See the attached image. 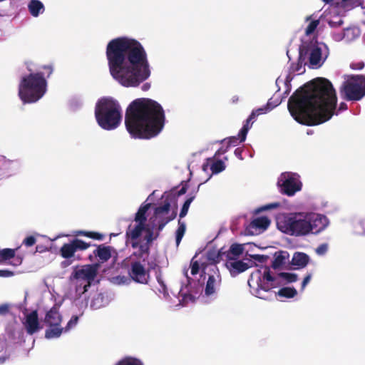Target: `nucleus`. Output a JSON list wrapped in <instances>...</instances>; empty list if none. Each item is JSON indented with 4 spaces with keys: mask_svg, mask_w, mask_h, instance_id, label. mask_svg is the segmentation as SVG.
<instances>
[{
    "mask_svg": "<svg viewBox=\"0 0 365 365\" xmlns=\"http://www.w3.org/2000/svg\"><path fill=\"white\" fill-rule=\"evenodd\" d=\"M151 207V203H143L138 208L137 212L135 215L134 221L137 223L135 226L130 225L126 230L129 232L131 237L134 239L140 237L145 228L147 221V212Z\"/></svg>",
    "mask_w": 365,
    "mask_h": 365,
    "instance_id": "nucleus-14",
    "label": "nucleus"
},
{
    "mask_svg": "<svg viewBox=\"0 0 365 365\" xmlns=\"http://www.w3.org/2000/svg\"><path fill=\"white\" fill-rule=\"evenodd\" d=\"M165 120L163 107L150 98L134 100L125 111V127L134 138L150 139L155 137L163 130Z\"/></svg>",
    "mask_w": 365,
    "mask_h": 365,
    "instance_id": "nucleus-3",
    "label": "nucleus"
},
{
    "mask_svg": "<svg viewBox=\"0 0 365 365\" xmlns=\"http://www.w3.org/2000/svg\"><path fill=\"white\" fill-rule=\"evenodd\" d=\"M4 361H5V358L1 359V357H0V363H3Z\"/></svg>",
    "mask_w": 365,
    "mask_h": 365,
    "instance_id": "nucleus-63",
    "label": "nucleus"
},
{
    "mask_svg": "<svg viewBox=\"0 0 365 365\" xmlns=\"http://www.w3.org/2000/svg\"><path fill=\"white\" fill-rule=\"evenodd\" d=\"M195 196L193 195V196H190L184 202V204L182 205V207L181 208V210H180V219L186 216V215L187 214V212H188V210H189V207H190V205L191 204V202L193 201V200L195 199Z\"/></svg>",
    "mask_w": 365,
    "mask_h": 365,
    "instance_id": "nucleus-37",
    "label": "nucleus"
},
{
    "mask_svg": "<svg viewBox=\"0 0 365 365\" xmlns=\"http://www.w3.org/2000/svg\"><path fill=\"white\" fill-rule=\"evenodd\" d=\"M99 264H92L83 266L81 269L76 267L70 276V279H85L87 280V284L83 287V292L87 291V288L91 285V281H93L98 274Z\"/></svg>",
    "mask_w": 365,
    "mask_h": 365,
    "instance_id": "nucleus-15",
    "label": "nucleus"
},
{
    "mask_svg": "<svg viewBox=\"0 0 365 365\" xmlns=\"http://www.w3.org/2000/svg\"><path fill=\"white\" fill-rule=\"evenodd\" d=\"M174 196L170 193L163 195V205L154 209L153 215L150 218V224L156 226L158 231L163 230L164 227L177 216V209L170 212L171 202Z\"/></svg>",
    "mask_w": 365,
    "mask_h": 365,
    "instance_id": "nucleus-10",
    "label": "nucleus"
},
{
    "mask_svg": "<svg viewBox=\"0 0 365 365\" xmlns=\"http://www.w3.org/2000/svg\"><path fill=\"white\" fill-rule=\"evenodd\" d=\"M279 207V203H272V204L265 205L264 207H262V210H267L272 209V208H275V207Z\"/></svg>",
    "mask_w": 365,
    "mask_h": 365,
    "instance_id": "nucleus-51",
    "label": "nucleus"
},
{
    "mask_svg": "<svg viewBox=\"0 0 365 365\" xmlns=\"http://www.w3.org/2000/svg\"><path fill=\"white\" fill-rule=\"evenodd\" d=\"M364 63L360 62L356 63V65H351V67L353 69H362L364 68Z\"/></svg>",
    "mask_w": 365,
    "mask_h": 365,
    "instance_id": "nucleus-52",
    "label": "nucleus"
},
{
    "mask_svg": "<svg viewBox=\"0 0 365 365\" xmlns=\"http://www.w3.org/2000/svg\"><path fill=\"white\" fill-rule=\"evenodd\" d=\"M278 274L272 276L270 273V269L268 267H265L264 273L262 277H259L257 281V289H256V296L260 299H267L268 297L264 294L269 292L273 288L280 287L283 283L280 281Z\"/></svg>",
    "mask_w": 365,
    "mask_h": 365,
    "instance_id": "nucleus-12",
    "label": "nucleus"
},
{
    "mask_svg": "<svg viewBox=\"0 0 365 365\" xmlns=\"http://www.w3.org/2000/svg\"><path fill=\"white\" fill-rule=\"evenodd\" d=\"M50 328L46 329L45 331V337L46 339H53L57 338L61 336L63 332V329L61 327V326H52L49 327Z\"/></svg>",
    "mask_w": 365,
    "mask_h": 365,
    "instance_id": "nucleus-30",
    "label": "nucleus"
},
{
    "mask_svg": "<svg viewBox=\"0 0 365 365\" xmlns=\"http://www.w3.org/2000/svg\"><path fill=\"white\" fill-rule=\"evenodd\" d=\"M278 184L281 187V192L288 196L294 195L297 192L301 190L302 187L299 175L291 172L282 173Z\"/></svg>",
    "mask_w": 365,
    "mask_h": 365,
    "instance_id": "nucleus-13",
    "label": "nucleus"
},
{
    "mask_svg": "<svg viewBox=\"0 0 365 365\" xmlns=\"http://www.w3.org/2000/svg\"><path fill=\"white\" fill-rule=\"evenodd\" d=\"M252 258L259 262H264L268 259V256L262 255H252Z\"/></svg>",
    "mask_w": 365,
    "mask_h": 365,
    "instance_id": "nucleus-49",
    "label": "nucleus"
},
{
    "mask_svg": "<svg viewBox=\"0 0 365 365\" xmlns=\"http://www.w3.org/2000/svg\"><path fill=\"white\" fill-rule=\"evenodd\" d=\"M308 222H309V233L318 234L325 230L329 225V220L323 215L309 213L308 214Z\"/></svg>",
    "mask_w": 365,
    "mask_h": 365,
    "instance_id": "nucleus-18",
    "label": "nucleus"
},
{
    "mask_svg": "<svg viewBox=\"0 0 365 365\" xmlns=\"http://www.w3.org/2000/svg\"><path fill=\"white\" fill-rule=\"evenodd\" d=\"M270 220L267 217H258L254 219L250 224L249 229H257L264 230L268 228L270 225Z\"/></svg>",
    "mask_w": 365,
    "mask_h": 365,
    "instance_id": "nucleus-23",
    "label": "nucleus"
},
{
    "mask_svg": "<svg viewBox=\"0 0 365 365\" xmlns=\"http://www.w3.org/2000/svg\"><path fill=\"white\" fill-rule=\"evenodd\" d=\"M278 277L284 279L287 283L295 282L298 279L297 274L294 273L280 272L278 274Z\"/></svg>",
    "mask_w": 365,
    "mask_h": 365,
    "instance_id": "nucleus-35",
    "label": "nucleus"
},
{
    "mask_svg": "<svg viewBox=\"0 0 365 365\" xmlns=\"http://www.w3.org/2000/svg\"><path fill=\"white\" fill-rule=\"evenodd\" d=\"M286 258L287 256L284 255L282 252H280L278 255L276 253L272 263V267L274 269H279L285 264Z\"/></svg>",
    "mask_w": 365,
    "mask_h": 365,
    "instance_id": "nucleus-33",
    "label": "nucleus"
},
{
    "mask_svg": "<svg viewBox=\"0 0 365 365\" xmlns=\"http://www.w3.org/2000/svg\"><path fill=\"white\" fill-rule=\"evenodd\" d=\"M78 322V317L76 315H73L71 317V319L67 323L66 327L64 328L65 331H69L71 329L74 327Z\"/></svg>",
    "mask_w": 365,
    "mask_h": 365,
    "instance_id": "nucleus-42",
    "label": "nucleus"
},
{
    "mask_svg": "<svg viewBox=\"0 0 365 365\" xmlns=\"http://www.w3.org/2000/svg\"><path fill=\"white\" fill-rule=\"evenodd\" d=\"M347 109V105L345 103H341L339 105V110H344Z\"/></svg>",
    "mask_w": 365,
    "mask_h": 365,
    "instance_id": "nucleus-57",
    "label": "nucleus"
},
{
    "mask_svg": "<svg viewBox=\"0 0 365 365\" xmlns=\"http://www.w3.org/2000/svg\"><path fill=\"white\" fill-rule=\"evenodd\" d=\"M155 228L157 229V227L152 224L145 225V228L143 230L145 232L143 238L144 242L139 240V237H136V239L133 238L129 232H125L127 242L130 243L132 248L138 249V250L132 253V256L138 259H143V261L146 260L150 255L151 244L160 235V231L158 230L155 234L154 233Z\"/></svg>",
    "mask_w": 365,
    "mask_h": 365,
    "instance_id": "nucleus-8",
    "label": "nucleus"
},
{
    "mask_svg": "<svg viewBox=\"0 0 365 365\" xmlns=\"http://www.w3.org/2000/svg\"><path fill=\"white\" fill-rule=\"evenodd\" d=\"M62 316L57 305L52 307L46 314L44 322L48 326H61Z\"/></svg>",
    "mask_w": 365,
    "mask_h": 365,
    "instance_id": "nucleus-20",
    "label": "nucleus"
},
{
    "mask_svg": "<svg viewBox=\"0 0 365 365\" xmlns=\"http://www.w3.org/2000/svg\"><path fill=\"white\" fill-rule=\"evenodd\" d=\"M143 259H138L132 255L129 259L123 262L124 267L127 269V273L131 280L138 284H147L150 279V271L158 267L157 263L153 262L148 263L146 267Z\"/></svg>",
    "mask_w": 365,
    "mask_h": 365,
    "instance_id": "nucleus-7",
    "label": "nucleus"
},
{
    "mask_svg": "<svg viewBox=\"0 0 365 365\" xmlns=\"http://www.w3.org/2000/svg\"><path fill=\"white\" fill-rule=\"evenodd\" d=\"M319 20L312 21L305 29V34L307 36L312 34L317 28V26H319Z\"/></svg>",
    "mask_w": 365,
    "mask_h": 365,
    "instance_id": "nucleus-41",
    "label": "nucleus"
},
{
    "mask_svg": "<svg viewBox=\"0 0 365 365\" xmlns=\"http://www.w3.org/2000/svg\"><path fill=\"white\" fill-rule=\"evenodd\" d=\"M239 101V96H234L231 98L232 103H237Z\"/></svg>",
    "mask_w": 365,
    "mask_h": 365,
    "instance_id": "nucleus-58",
    "label": "nucleus"
},
{
    "mask_svg": "<svg viewBox=\"0 0 365 365\" xmlns=\"http://www.w3.org/2000/svg\"><path fill=\"white\" fill-rule=\"evenodd\" d=\"M150 86L149 83H145V84H143L142 89L143 91H148L150 88Z\"/></svg>",
    "mask_w": 365,
    "mask_h": 365,
    "instance_id": "nucleus-59",
    "label": "nucleus"
},
{
    "mask_svg": "<svg viewBox=\"0 0 365 365\" xmlns=\"http://www.w3.org/2000/svg\"><path fill=\"white\" fill-rule=\"evenodd\" d=\"M186 230V225L185 223L180 219L178 220V227L175 232V240H176V245L178 246L185 233Z\"/></svg>",
    "mask_w": 365,
    "mask_h": 365,
    "instance_id": "nucleus-31",
    "label": "nucleus"
},
{
    "mask_svg": "<svg viewBox=\"0 0 365 365\" xmlns=\"http://www.w3.org/2000/svg\"><path fill=\"white\" fill-rule=\"evenodd\" d=\"M238 141H240V137H239V135L237 136H232V137H230L228 139V142H227V148L222 150V148H220V150H218L217 151V153H225L227 148L232 145V146H235L237 145V144L238 143Z\"/></svg>",
    "mask_w": 365,
    "mask_h": 365,
    "instance_id": "nucleus-40",
    "label": "nucleus"
},
{
    "mask_svg": "<svg viewBox=\"0 0 365 365\" xmlns=\"http://www.w3.org/2000/svg\"><path fill=\"white\" fill-rule=\"evenodd\" d=\"M93 257H95V256L93 255V253L92 255H90L88 256V259L92 262L93 260Z\"/></svg>",
    "mask_w": 365,
    "mask_h": 365,
    "instance_id": "nucleus-60",
    "label": "nucleus"
},
{
    "mask_svg": "<svg viewBox=\"0 0 365 365\" xmlns=\"http://www.w3.org/2000/svg\"><path fill=\"white\" fill-rule=\"evenodd\" d=\"M225 168L224 163L219 160L213 163L211 165V170L213 173H219L223 171Z\"/></svg>",
    "mask_w": 365,
    "mask_h": 365,
    "instance_id": "nucleus-39",
    "label": "nucleus"
},
{
    "mask_svg": "<svg viewBox=\"0 0 365 365\" xmlns=\"http://www.w3.org/2000/svg\"><path fill=\"white\" fill-rule=\"evenodd\" d=\"M309 262V257L303 252H296L292 259L293 265L304 267Z\"/></svg>",
    "mask_w": 365,
    "mask_h": 365,
    "instance_id": "nucleus-26",
    "label": "nucleus"
},
{
    "mask_svg": "<svg viewBox=\"0 0 365 365\" xmlns=\"http://www.w3.org/2000/svg\"><path fill=\"white\" fill-rule=\"evenodd\" d=\"M307 55L309 56V63L312 66H317L322 59V49L317 43H305L299 48V58Z\"/></svg>",
    "mask_w": 365,
    "mask_h": 365,
    "instance_id": "nucleus-17",
    "label": "nucleus"
},
{
    "mask_svg": "<svg viewBox=\"0 0 365 365\" xmlns=\"http://www.w3.org/2000/svg\"><path fill=\"white\" fill-rule=\"evenodd\" d=\"M309 223L308 214L303 212L282 214L277 218V226L281 232L296 237L309 234Z\"/></svg>",
    "mask_w": 365,
    "mask_h": 365,
    "instance_id": "nucleus-6",
    "label": "nucleus"
},
{
    "mask_svg": "<svg viewBox=\"0 0 365 365\" xmlns=\"http://www.w3.org/2000/svg\"><path fill=\"white\" fill-rule=\"evenodd\" d=\"M18 167L19 163L17 161L6 160L2 163L1 169L4 171L5 175L10 176L16 173Z\"/></svg>",
    "mask_w": 365,
    "mask_h": 365,
    "instance_id": "nucleus-25",
    "label": "nucleus"
},
{
    "mask_svg": "<svg viewBox=\"0 0 365 365\" xmlns=\"http://www.w3.org/2000/svg\"><path fill=\"white\" fill-rule=\"evenodd\" d=\"M310 279H311V274H308L307 275L303 281H302V289H304V287H306V285L310 281Z\"/></svg>",
    "mask_w": 365,
    "mask_h": 365,
    "instance_id": "nucleus-50",
    "label": "nucleus"
},
{
    "mask_svg": "<svg viewBox=\"0 0 365 365\" xmlns=\"http://www.w3.org/2000/svg\"><path fill=\"white\" fill-rule=\"evenodd\" d=\"M341 94L348 101H357L365 96V77L361 75L353 76L344 82Z\"/></svg>",
    "mask_w": 365,
    "mask_h": 365,
    "instance_id": "nucleus-11",
    "label": "nucleus"
},
{
    "mask_svg": "<svg viewBox=\"0 0 365 365\" xmlns=\"http://www.w3.org/2000/svg\"><path fill=\"white\" fill-rule=\"evenodd\" d=\"M14 275V272L9 269H0L1 277H11Z\"/></svg>",
    "mask_w": 365,
    "mask_h": 365,
    "instance_id": "nucleus-48",
    "label": "nucleus"
},
{
    "mask_svg": "<svg viewBox=\"0 0 365 365\" xmlns=\"http://www.w3.org/2000/svg\"><path fill=\"white\" fill-rule=\"evenodd\" d=\"M11 304L5 303L0 304V316H6L9 314Z\"/></svg>",
    "mask_w": 365,
    "mask_h": 365,
    "instance_id": "nucleus-43",
    "label": "nucleus"
},
{
    "mask_svg": "<svg viewBox=\"0 0 365 365\" xmlns=\"http://www.w3.org/2000/svg\"><path fill=\"white\" fill-rule=\"evenodd\" d=\"M243 250L244 248L242 245L237 243L232 244L230 247L229 252L227 254V257L230 259H232V258L230 256L231 255H232L234 257H239L242 254Z\"/></svg>",
    "mask_w": 365,
    "mask_h": 365,
    "instance_id": "nucleus-32",
    "label": "nucleus"
},
{
    "mask_svg": "<svg viewBox=\"0 0 365 365\" xmlns=\"http://www.w3.org/2000/svg\"><path fill=\"white\" fill-rule=\"evenodd\" d=\"M91 246L90 242H86L77 237L64 243L59 250L60 256L64 259L60 264L61 267L65 269L73 262L82 260L83 257L78 252L84 251Z\"/></svg>",
    "mask_w": 365,
    "mask_h": 365,
    "instance_id": "nucleus-9",
    "label": "nucleus"
},
{
    "mask_svg": "<svg viewBox=\"0 0 365 365\" xmlns=\"http://www.w3.org/2000/svg\"><path fill=\"white\" fill-rule=\"evenodd\" d=\"M254 120H252L250 117L245 120V124L239 132L240 142H244L246 140V137L249 130L251 128Z\"/></svg>",
    "mask_w": 365,
    "mask_h": 365,
    "instance_id": "nucleus-29",
    "label": "nucleus"
},
{
    "mask_svg": "<svg viewBox=\"0 0 365 365\" xmlns=\"http://www.w3.org/2000/svg\"><path fill=\"white\" fill-rule=\"evenodd\" d=\"M325 4H330L334 0H322Z\"/></svg>",
    "mask_w": 365,
    "mask_h": 365,
    "instance_id": "nucleus-61",
    "label": "nucleus"
},
{
    "mask_svg": "<svg viewBox=\"0 0 365 365\" xmlns=\"http://www.w3.org/2000/svg\"><path fill=\"white\" fill-rule=\"evenodd\" d=\"M115 365H143L140 360L133 358L125 357L119 361Z\"/></svg>",
    "mask_w": 365,
    "mask_h": 365,
    "instance_id": "nucleus-36",
    "label": "nucleus"
},
{
    "mask_svg": "<svg viewBox=\"0 0 365 365\" xmlns=\"http://www.w3.org/2000/svg\"><path fill=\"white\" fill-rule=\"evenodd\" d=\"M36 242V239L34 236L33 235H31V236H28L26 237L24 241H23V245H24L26 247H31L33 245H34Z\"/></svg>",
    "mask_w": 365,
    "mask_h": 365,
    "instance_id": "nucleus-44",
    "label": "nucleus"
},
{
    "mask_svg": "<svg viewBox=\"0 0 365 365\" xmlns=\"http://www.w3.org/2000/svg\"><path fill=\"white\" fill-rule=\"evenodd\" d=\"M95 117L98 124L103 129H115L122 119L121 107L118 102L112 98H102L96 105Z\"/></svg>",
    "mask_w": 365,
    "mask_h": 365,
    "instance_id": "nucleus-5",
    "label": "nucleus"
},
{
    "mask_svg": "<svg viewBox=\"0 0 365 365\" xmlns=\"http://www.w3.org/2000/svg\"><path fill=\"white\" fill-rule=\"evenodd\" d=\"M302 68V63H298L295 67L292 68L293 71L294 72H300Z\"/></svg>",
    "mask_w": 365,
    "mask_h": 365,
    "instance_id": "nucleus-53",
    "label": "nucleus"
},
{
    "mask_svg": "<svg viewBox=\"0 0 365 365\" xmlns=\"http://www.w3.org/2000/svg\"><path fill=\"white\" fill-rule=\"evenodd\" d=\"M44 73H31L24 76L19 86V96L24 103H32L41 98L46 92L47 81L52 74L53 68L51 65L42 67Z\"/></svg>",
    "mask_w": 365,
    "mask_h": 365,
    "instance_id": "nucleus-4",
    "label": "nucleus"
},
{
    "mask_svg": "<svg viewBox=\"0 0 365 365\" xmlns=\"http://www.w3.org/2000/svg\"><path fill=\"white\" fill-rule=\"evenodd\" d=\"M106 57L110 75L125 87H136L150 75L146 51L135 39H112L106 46Z\"/></svg>",
    "mask_w": 365,
    "mask_h": 365,
    "instance_id": "nucleus-2",
    "label": "nucleus"
},
{
    "mask_svg": "<svg viewBox=\"0 0 365 365\" xmlns=\"http://www.w3.org/2000/svg\"><path fill=\"white\" fill-rule=\"evenodd\" d=\"M327 250L328 245L327 244H322L316 249V252L319 255H323L327 252Z\"/></svg>",
    "mask_w": 365,
    "mask_h": 365,
    "instance_id": "nucleus-47",
    "label": "nucleus"
},
{
    "mask_svg": "<svg viewBox=\"0 0 365 365\" xmlns=\"http://www.w3.org/2000/svg\"><path fill=\"white\" fill-rule=\"evenodd\" d=\"M205 274L207 275L206 285L205 288V294L207 297L215 294L220 289L222 277L219 269L215 264L211 265L208 268V272Z\"/></svg>",
    "mask_w": 365,
    "mask_h": 365,
    "instance_id": "nucleus-16",
    "label": "nucleus"
},
{
    "mask_svg": "<svg viewBox=\"0 0 365 365\" xmlns=\"http://www.w3.org/2000/svg\"><path fill=\"white\" fill-rule=\"evenodd\" d=\"M28 9L30 14L34 17H37L40 14H42L45 9L43 3L39 0H31Z\"/></svg>",
    "mask_w": 365,
    "mask_h": 365,
    "instance_id": "nucleus-24",
    "label": "nucleus"
},
{
    "mask_svg": "<svg viewBox=\"0 0 365 365\" xmlns=\"http://www.w3.org/2000/svg\"><path fill=\"white\" fill-rule=\"evenodd\" d=\"M114 251L115 250L113 247L101 244L97 245L96 249L93 250V255L95 257L98 258L100 263H104L110 259L112 257V252Z\"/></svg>",
    "mask_w": 365,
    "mask_h": 365,
    "instance_id": "nucleus-21",
    "label": "nucleus"
},
{
    "mask_svg": "<svg viewBox=\"0 0 365 365\" xmlns=\"http://www.w3.org/2000/svg\"><path fill=\"white\" fill-rule=\"evenodd\" d=\"M186 276H187V275L186 274ZM187 278L188 281L190 279V278L189 277H187Z\"/></svg>",
    "mask_w": 365,
    "mask_h": 365,
    "instance_id": "nucleus-64",
    "label": "nucleus"
},
{
    "mask_svg": "<svg viewBox=\"0 0 365 365\" xmlns=\"http://www.w3.org/2000/svg\"><path fill=\"white\" fill-rule=\"evenodd\" d=\"M297 294V291L294 287H283L281 288L274 295L280 297L293 298Z\"/></svg>",
    "mask_w": 365,
    "mask_h": 365,
    "instance_id": "nucleus-28",
    "label": "nucleus"
},
{
    "mask_svg": "<svg viewBox=\"0 0 365 365\" xmlns=\"http://www.w3.org/2000/svg\"><path fill=\"white\" fill-rule=\"evenodd\" d=\"M16 250L5 248L0 249V258L3 261L9 260L15 257Z\"/></svg>",
    "mask_w": 365,
    "mask_h": 365,
    "instance_id": "nucleus-34",
    "label": "nucleus"
},
{
    "mask_svg": "<svg viewBox=\"0 0 365 365\" xmlns=\"http://www.w3.org/2000/svg\"><path fill=\"white\" fill-rule=\"evenodd\" d=\"M75 236H83L93 240L102 241L105 235L102 233L95 231L78 230L75 232Z\"/></svg>",
    "mask_w": 365,
    "mask_h": 365,
    "instance_id": "nucleus-27",
    "label": "nucleus"
},
{
    "mask_svg": "<svg viewBox=\"0 0 365 365\" xmlns=\"http://www.w3.org/2000/svg\"><path fill=\"white\" fill-rule=\"evenodd\" d=\"M235 154L236 156H237L240 159H242V150H240L239 148H237L235 150Z\"/></svg>",
    "mask_w": 365,
    "mask_h": 365,
    "instance_id": "nucleus-56",
    "label": "nucleus"
},
{
    "mask_svg": "<svg viewBox=\"0 0 365 365\" xmlns=\"http://www.w3.org/2000/svg\"><path fill=\"white\" fill-rule=\"evenodd\" d=\"M226 267L229 269L230 275L232 277H237L240 273L245 272L252 265L248 263L244 262L242 260L235 259L234 261H229L226 262Z\"/></svg>",
    "mask_w": 365,
    "mask_h": 365,
    "instance_id": "nucleus-22",
    "label": "nucleus"
},
{
    "mask_svg": "<svg viewBox=\"0 0 365 365\" xmlns=\"http://www.w3.org/2000/svg\"><path fill=\"white\" fill-rule=\"evenodd\" d=\"M190 268H191V274L192 275L197 274L198 273L199 269H200L198 262L192 260L191 264H190Z\"/></svg>",
    "mask_w": 365,
    "mask_h": 365,
    "instance_id": "nucleus-46",
    "label": "nucleus"
},
{
    "mask_svg": "<svg viewBox=\"0 0 365 365\" xmlns=\"http://www.w3.org/2000/svg\"><path fill=\"white\" fill-rule=\"evenodd\" d=\"M268 106H269V103H267V105L266 106L253 110L249 117L252 120H255V119L257 116H259V115L264 114V113H267L270 110V108Z\"/></svg>",
    "mask_w": 365,
    "mask_h": 365,
    "instance_id": "nucleus-38",
    "label": "nucleus"
},
{
    "mask_svg": "<svg viewBox=\"0 0 365 365\" xmlns=\"http://www.w3.org/2000/svg\"><path fill=\"white\" fill-rule=\"evenodd\" d=\"M336 101L331 83L317 78L296 90L288 100L287 108L297 122L313 126L325 123L333 116Z\"/></svg>",
    "mask_w": 365,
    "mask_h": 365,
    "instance_id": "nucleus-1",
    "label": "nucleus"
},
{
    "mask_svg": "<svg viewBox=\"0 0 365 365\" xmlns=\"http://www.w3.org/2000/svg\"><path fill=\"white\" fill-rule=\"evenodd\" d=\"M24 325L26 328V332L30 335H32L41 329L42 327H41L38 321L37 310H34L26 316Z\"/></svg>",
    "mask_w": 365,
    "mask_h": 365,
    "instance_id": "nucleus-19",
    "label": "nucleus"
},
{
    "mask_svg": "<svg viewBox=\"0 0 365 365\" xmlns=\"http://www.w3.org/2000/svg\"><path fill=\"white\" fill-rule=\"evenodd\" d=\"M208 259L212 260L215 263H217L221 260V253L218 252L217 253L209 252L208 253Z\"/></svg>",
    "mask_w": 365,
    "mask_h": 365,
    "instance_id": "nucleus-45",
    "label": "nucleus"
},
{
    "mask_svg": "<svg viewBox=\"0 0 365 365\" xmlns=\"http://www.w3.org/2000/svg\"><path fill=\"white\" fill-rule=\"evenodd\" d=\"M329 24L331 26H340L341 25L343 24V21L341 19H340L338 22H332V21H330L329 22Z\"/></svg>",
    "mask_w": 365,
    "mask_h": 365,
    "instance_id": "nucleus-55",
    "label": "nucleus"
},
{
    "mask_svg": "<svg viewBox=\"0 0 365 365\" xmlns=\"http://www.w3.org/2000/svg\"><path fill=\"white\" fill-rule=\"evenodd\" d=\"M187 192V186L186 185H184L181 187V189L178 191V195L180 196V195H184Z\"/></svg>",
    "mask_w": 365,
    "mask_h": 365,
    "instance_id": "nucleus-54",
    "label": "nucleus"
},
{
    "mask_svg": "<svg viewBox=\"0 0 365 365\" xmlns=\"http://www.w3.org/2000/svg\"><path fill=\"white\" fill-rule=\"evenodd\" d=\"M36 252H41L40 247L38 246H37L36 247Z\"/></svg>",
    "mask_w": 365,
    "mask_h": 365,
    "instance_id": "nucleus-62",
    "label": "nucleus"
}]
</instances>
